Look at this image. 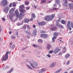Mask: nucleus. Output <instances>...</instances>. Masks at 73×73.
Segmentation results:
<instances>
[{
	"instance_id": "f257e3e1",
	"label": "nucleus",
	"mask_w": 73,
	"mask_h": 73,
	"mask_svg": "<svg viewBox=\"0 0 73 73\" xmlns=\"http://www.w3.org/2000/svg\"><path fill=\"white\" fill-rule=\"evenodd\" d=\"M54 17H55V14H52L50 16L49 15H47L44 17V20L46 21H51L52 19H54Z\"/></svg>"
},
{
	"instance_id": "f03ea898",
	"label": "nucleus",
	"mask_w": 73,
	"mask_h": 73,
	"mask_svg": "<svg viewBox=\"0 0 73 73\" xmlns=\"http://www.w3.org/2000/svg\"><path fill=\"white\" fill-rule=\"evenodd\" d=\"M21 13H20L19 15V13L18 11L16 10L15 12V13L16 15L17 16V18H19L20 20H21L23 19V17L24 16L25 14L21 12Z\"/></svg>"
},
{
	"instance_id": "7ed1b4c3",
	"label": "nucleus",
	"mask_w": 73,
	"mask_h": 73,
	"mask_svg": "<svg viewBox=\"0 0 73 73\" xmlns=\"http://www.w3.org/2000/svg\"><path fill=\"white\" fill-rule=\"evenodd\" d=\"M8 53H9V52L8 51H7L6 52L5 54V56L4 57V56H3L2 58V61H5V60H7V59H8Z\"/></svg>"
},
{
	"instance_id": "20e7f679",
	"label": "nucleus",
	"mask_w": 73,
	"mask_h": 73,
	"mask_svg": "<svg viewBox=\"0 0 73 73\" xmlns=\"http://www.w3.org/2000/svg\"><path fill=\"white\" fill-rule=\"evenodd\" d=\"M20 12H22L23 13H24V12H25V9H23L24 8V5H22L20 6Z\"/></svg>"
},
{
	"instance_id": "39448f33",
	"label": "nucleus",
	"mask_w": 73,
	"mask_h": 73,
	"mask_svg": "<svg viewBox=\"0 0 73 73\" xmlns=\"http://www.w3.org/2000/svg\"><path fill=\"white\" fill-rule=\"evenodd\" d=\"M8 4V1L7 0H3L1 1V4H2L3 6H5Z\"/></svg>"
},
{
	"instance_id": "423d86ee",
	"label": "nucleus",
	"mask_w": 73,
	"mask_h": 73,
	"mask_svg": "<svg viewBox=\"0 0 73 73\" xmlns=\"http://www.w3.org/2000/svg\"><path fill=\"white\" fill-rule=\"evenodd\" d=\"M70 23V21H68L67 23V28L68 29H69V31H71L72 30Z\"/></svg>"
},
{
	"instance_id": "0eeeda50",
	"label": "nucleus",
	"mask_w": 73,
	"mask_h": 73,
	"mask_svg": "<svg viewBox=\"0 0 73 73\" xmlns=\"http://www.w3.org/2000/svg\"><path fill=\"white\" fill-rule=\"evenodd\" d=\"M60 49L58 48H56L54 50V54H56V53H57L58 52H60Z\"/></svg>"
},
{
	"instance_id": "6e6552de",
	"label": "nucleus",
	"mask_w": 73,
	"mask_h": 73,
	"mask_svg": "<svg viewBox=\"0 0 73 73\" xmlns=\"http://www.w3.org/2000/svg\"><path fill=\"white\" fill-rule=\"evenodd\" d=\"M40 37L42 38H46L48 37V35L46 34H41L40 36Z\"/></svg>"
},
{
	"instance_id": "1a4fd4ad",
	"label": "nucleus",
	"mask_w": 73,
	"mask_h": 73,
	"mask_svg": "<svg viewBox=\"0 0 73 73\" xmlns=\"http://www.w3.org/2000/svg\"><path fill=\"white\" fill-rule=\"evenodd\" d=\"M69 8L70 9H73V4L70 3L69 4Z\"/></svg>"
},
{
	"instance_id": "9d476101",
	"label": "nucleus",
	"mask_w": 73,
	"mask_h": 73,
	"mask_svg": "<svg viewBox=\"0 0 73 73\" xmlns=\"http://www.w3.org/2000/svg\"><path fill=\"white\" fill-rule=\"evenodd\" d=\"M64 3H63L64 5H65L66 7H67L68 6V1H67V0H64Z\"/></svg>"
},
{
	"instance_id": "9b49d317",
	"label": "nucleus",
	"mask_w": 73,
	"mask_h": 73,
	"mask_svg": "<svg viewBox=\"0 0 73 73\" xmlns=\"http://www.w3.org/2000/svg\"><path fill=\"white\" fill-rule=\"evenodd\" d=\"M33 36H35L37 35V31L36 30H34L33 31Z\"/></svg>"
},
{
	"instance_id": "f8f14e48",
	"label": "nucleus",
	"mask_w": 73,
	"mask_h": 73,
	"mask_svg": "<svg viewBox=\"0 0 73 73\" xmlns=\"http://www.w3.org/2000/svg\"><path fill=\"white\" fill-rule=\"evenodd\" d=\"M9 9V7H5V8L4 9V11L5 12H8Z\"/></svg>"
},
{
	"instance_id": "ddd939ff",
	"label": "nucleus",
	"mask_w": 73,
	"mask_h": 73,
	"mask_svg": "<svg viewBox=\"0 0 73 73\" xmlns=\"http://www.w3.org/2000/svg\"><path fill=\"white\" fill-rule=\"evenodd\" d=\"M50 29L51 31H56V30H57V27H53L51 28Z\"/></svg>"
},
{
	"instance_id": "4468645a",
	"label": "nucleus",
	"mask_w": 73,
	"mask_h": 73,
	"mask_svg": "<svg viewBox=\"0 0 73 73\" xmlns=\"http://www.w3.org/2000/svg\"><path fill=\"white\" fill-rule=\"evenodd\" d=\"M29 21V20L27 19H25L24 20V22L26 23H28Z\"/></svg>"
},
{
	"instance_id": "2eb2a0df",
	"label": "nucleus",
	"mask_w": 73,
	"mask_h": 73,
	"mask_svg": "<svg viewBox=\"0 0 73 73\" xmlns=\"http://www.w3.org/2000/svg\"><path fill=\"white\" fill-rule=\"evenodd\" d=\"M53 36H54V37H56V36H58V33L56 32L54 33Z\"/></svg>"
},
{
	"instance_id": "dca6fc26",
	"label": "nucleus",
	"mask_w": 73,
	"mask_h": 73,
	"mask_svg": "<svg viewBox=\"0 0 73 73\" xmlns=\"http://www.w3.org/2000/svg\"><path fill=\"white\" fill-rule=\"evenodd\" d=\"M51 47V45L50 44H48L47 46V48L48 49V50H49Z\"/></svg>"
},
{
	"instance_id": "f3484780",
	"label": "nucleus",
	"mask_w": 73,
	"mask_h": 73,
	"mask_svg": "<svg viewBox=\"0 0 73 73\" xmlns=\"http://www.w3.org/2000/svg\"><path fill=\"white\" fill-rule=\"evenodd\" d=\"M27 27L28 31H30V30H31V27H30L29 25H27Z\"/></svg>"
},
{
	"instance_id": "a211bd4d",
	"label": "nucleus",
	"mask_w": 73,
	"mask_h": 73,
	"mask_svg": "<svg viewBox=\"0 0 73 73\" xmlns=\"http://www.w3.org/2000/svg\"><path fill=\"white\" fill-rule=\"evenodd\" d=\"M62 70V68H60V69L56 71L55 72V73H59L60 72V71H61Z\"/></svg>"
},
{
	"instance_id": "6ab92c4d",
	"label": "nucleus",
	"mask_w": 73,
	"mask_h": 73,
	"mask_svg": "<svg viewBox=\"0 0 73 73\" xmlns=\"http://www.w3.org/2000/svg\"><path fill=\"white\" fill-rule=\"evenodd\" d=\"M33 64L34 65V66H37L38 65V64L37 63L35 62H33Z\"/></svg>"
},
{
	"instance_id": "aec40b11",
	"label": "nucleus",
	"mask_w": 73,
	"mask_h": 73,
	"mask_svg": "<svg viewBox=\"0 0 73 73\" xmlns=\"http://www.w3.org/2000/svg\"><path fill=\"white\" fill-rule=\"evenodd\" d=\"M31 16L33 18H35L36 17V15H35V14L34 13H32L31 14Z\"/></svg>"
},
{
	"instance_id": "412c9836",
	"label": "nucleus",
	"mask_w": 73,
	"mask_h": 73,
	"mask_svg": "<svg viewBox=\"0 0 73 73\" xmlns=\"http://www.w3.org/2000/svg\"><path fill=\"white\" fill-rule=\"evenodd\" d=\"M41 22L42 26H43V25H45V24H46V23H45V22L44 21H42Z\"/></svg>"
},
{
	"instance_id": "4be33fe9",
	"label": "nucleus",
	"mask_w": 73,
	"mask_h": 73,
	"mask_svg": "<svg viewBox=\"0 0 73 73\" xmlns=\"http://www.w3.org/2000/svg\"><path fill=\"white\" fill-rule=\"evenodd\" d=\"M29 63L30 64V65L31 66H32V67H33V68H35V67L33 66V64H32V63L31 61L29 62Z\"/></svg>"
},
{
	"instance_id": "5701e85b",
	"label": "nucleus",
	"mask_w": 73,
	"mask_h": 73,
	"mask_svg": "<svg viewBox=\"0 0 73 73\" xmlns=\"http://www.w3.org/2000/svg\"><path fill=\"white\" fill-rule=\"evenodd\" d=\"M38 42L39 43H42V40L39 39L38 40Z\"/></svg>"
},
{
	"instance_id": "b1692460",
	"label": "nucleus",
	"mask_w": 73,
	"mask_h": 73,
	"mask_svg": "<svg viewBox=\"0 0 73 73\" xmlns=\"http://www.w3.org/2000/svg\"><path fill=\"white\" fill-rule=\"evenodd\" d=\"M25 4L26 5H28L29 4V2L28 1H26L25 3Z\"/></svg>"
},
{
	"instance_id": "393cba45",
	"label": "nucleus",
	"mask_w": 73,
	"mask_h": 73,
	"mask_svg": "<svg viewBox=\"0 0 73 73\" xmlns=\"http://www.w3.org/2000/svg\"><path fill=\"white\" fill-rule=\"evenodd\" d=\"M46 0H43L42 1H41V4H43V3H45L46 2Z\"/></svg>"
},
{
	"instance_id": "a878e982",
	"label": "nucleus",
	"mask_w": 73,
	"mask_h": 73,
	"mask_svg": "<svg viewBox=\"0 0 73 73\" xmlns=\"http://www.w3.org/2000/svg\"><path fill=\"white\" fill-rule=\"evenodd\" d=\"M25 33L27 34H28V35H31V33L29 32H28V31L27 30L26 31H25Z\"/></svg>"
},
{
	"instance_id": "bb28decb",
	"label": "nucleus",
	"mask_w": 73,
	"mask_h": 73,
	"mask_svg": "<svg viewBox=\"0 0 73 73\" xmlns=\"http://www.w3.org/2000/svg\"><path fill=\"white\" fill-rule=\"evenodd\" d=\"M61 23L63 24H65V21L64 20H62Z\"/></svg>"
},
{
	"instance_id": "cd10ccee",
	"label": "nucleus",
	"mask_w": 73,
	"mask_h": 73,
	"mask_svg": "<svg viewBox=\"0 0 73 73\" xmlns=\"http://www.w3.org/2000/svg\"><path fill=\"white\" fill-rule=\"evenodd\" d=\"M54 65V63H52L50 65V67H52Z\"/></svg>"
},
{
	"instance_id": "c85d7f7f",
	"label": "nucleus",
	"mask_w": 73,
	"mask_h": 73,
	"mask_svg": "<svg viewBox=\"0 0 73 73\" xmlns=\"http://www.w3.org/2000/svg\"><path fill=\"white\" fill-rule=\"evenodd\" d=\"M69 57V54H67L65 56V58H68Z\"/></svg>"
},
{
	"instance_id": "c756f323",
	"label": "nucleus",
	"mask_w": 73,
	"mask_h": 73,
	"mask_svg": "<svg viewBox=\"0 0 73 73\" xmlns=\"http://www.w3.org/2000/svg\"><path fill=\"white\" fill-rule=\"evenodd\" d=\"M27 25H25L23 26L22 27L23 28H24V29H26V28H27Z\"/></svg>"
},
{
	"instance_id": "7c9ffc66",
	"label": "nucleus",
	"mask_w": 73,
	"mask_h": 73,
	"mask_svg": "<svg viewBox=\"0 0 73 73\" xmlns=\"http://www.w3.org/2000/svg\"><path fill=\"white\" fill-rule=\"evenodd\" d=\"M56 38H57L55 36H54L52 38V41H54V42L55 39H56Z\"/></svg>"
},
{
	"instance_id": "2f4dec72",
	"label": "nucleus",
	"mask_w": 73,
	"mask_h": 73,
	"mask_svg": "<svg viewBox=\"0 0 73 73\" xmlns=\"http://www.w3.org/2000/svg\"><path fill=\"white\" fill-rule=\"evenodd\" d=\"M27 67L30 69H32V67H31L30 66H29L28 65H27Z\"/></svg>"
},
{
	"instance_id": "473e14b6",
	"label": "nucleus",
	"mask_w": 73,
	"mask_h": 73,
	"mask_svg": "<svg viewBox=\"0 0 73 73\" xmlns=\"http://www.w3.org/2000/svg\"><path fill=\"white\" fill-rule=\"evenodd\" d=\"M16 5L15 3L14 2L13 3L12 6L13 7H16Z\"/></svg>"
},
{
	"instance_id": "72a5a7b5",
	"label": "nucleus",
	"mask_w": 73,
	"mask_h": 73,
	"mask_svg": "<svg viewBox=\"0 0 73 73\" xmlns=\"http://www.w3.org/2000/svg\"><path fill=\"white\" fill-rule=\"evenodd\" d=\"M53 50H50L49 52H48L49 54H52V53H53Z\"/></svg>"
},
{
	"instance_id": "f704fd0d",
	"label": "nucleus",
	"mask_w": 73,
	"mask_h": 73,
	"mask_svg": "<svg viewBox=\"0 0 73 73\" xmlns=\"http://www.w3.org/2000/svg\"><path fill=\"white\" fill-rule=\"evenodd\" d=\"M26 10H29V9H30V7L29 6H27V7H26Z\"/></svg>"
},
{
	"instance_id": "c9c22d12",
	"label": "nucleus",
	"mask_w": 73,
	"mask_h": 73,
	"mask_svg": "<svg viewBox=\"0 0 73 73\" xmlns=\"http://www.w3.org/2000/svg\"><path fill=\"white\" fill-rule=\"evenodd\" d=\"M63 50H65L64 51H63V53H65V52H66V47H64L63 48Z\"/></svg>"
},
{
	"instance_id": "e433bc0d",
	"label": "nucleus",
	"mask_w": 73,
	"mask_h": 73,
	"mask_svg": "<svg viewBox=\"0 0 73 73\" xmlns=\"http://www.w3.org/2000/svg\"><path fill=\"white\" fill-rule=\"evenodd\" d=\"M46 33V32L44 30H43L41 31V33Z\"/></svg>"
},
{
	"instance_id": "4c0bfd02",
	"label": "nucleus",
	"mask_w": 73,
	"mask_h": 73,
	"mask_svg": "<svg viewBox=\"0 0 73 73\" xmlns=\"http://www.w3.org/2000/svg\"><path fill=\"white\" fill-rule=\"evenodd\" d=\"M33 46L34 47V48H36V47H37V45L34 44L33 45Z\"/></svg>"
},
{
	"instance_id": "58836bf2",
	"label": "nucleus",
	"mask_w": 73,
	"mask_h": 73,
	"mask_svg": "<svg viewBox=\"0 0 73 73\" xmlns=\"http://www.w3.org/2000/svg\"><path fill=\"white\" fill-rule=\"evenodd\" d=\"M41 70L42 72H45V69L42 68L41 69Z\"/></svg>"
},
{
	"instance_id": "ea45409f",
	"label": "nucleus",
	"mask_w": 73,
	"mask_h": 73,
	"mask_svg": "<svg viewBox=\"0 0 73 73\" xmlns=\"http://www.w3.org/2000/svg\"><path fill=\"white\" fill-rule=\"evenodd\" d=\"M11 38H13V39H15V36H11Z\"/></svg>"
},
{
	"instance_id": "a19ab883",
	"label": "nucleus",
	"mask_w": 73,
	"mask_h": 73,
	"mask_svg": "<svg viewBox=\"0 0 73 73\" xmlns=\"http://www.w3.org/2000/svg\"><path fill=\"white\" fill-rule=\"evenodd\" d=\"M13 71V69L11 68L10 70L9 71V73H11V72H12Z\"/></svg>"
},
{
	"instance_id": "79ce46f5",
	"label": "nucleus",
	"mask_w": 73,
	"mask_h": 73,
	"mask_svg": "<svg viewBox=\"0 0 73 73\" xmlns=\"http://www.w3.org/2000/svg\"><path fill=\"white\" fill-rule=\"evenodd\" d=\"M38 24L39 25H41L42 26L41 22H38Z\"/></svg>"
},
{
	"instance_id": "37998d69",
	"label": "nucleus",
	"mask_w": 73,
	"mask_h": 73,
	"mask_svg": "<svg viewBox=\"0 0 73 73\" xmlns=\"http://www.w3.org/2000/svg\"><path fill=\"white\" fill-rule=\"evenodd\" d=\"M34 8H35V9H37V8H38V7H37V6L36 5H35L34 6Z\"/></svg>"
},
{
	"instance_id": "c03bdc74",
	"label": "nucleus",
	"mask_w": 73,
	"mask_h": 73,
	"mask_svg": "<svg viewBox=\"0 0 73 73\" xmlns=\"http://www.w3.org/2000/svg\"><path fill=\"white\" fill-rule=\"evenodd\" d=\"M59 27H60V28H64V27H63L62 25H60Z\"/></svg>"
},
{
	"instance_id": "a18cd8bd",
	"label": "nucleus",
	"mask_w": 73,
	"mask_h": 73,
	"mask_svg": "<svg viewBox=\"0 0 73 73\" xmlns=\"http://www.w3.org/2000/svg\"><path fill=\"white\" fill-rule=\"evenodd\" d=\"M33 28H36V25H33Z\"/></svg>"
},
{
	"instance_id": "49530a36",
	"label": "nucleus",
	"mask_w": 73,
	"mask_h": 73,
	"mask_svg": "<svg viewBox=\"0 0 73 73\" xmlns=\"http://www.w3.org/2000/svg\"><path fill=\"white\" fill-rule=\"evenodd\" d=\"M53 10H57L58 9V8H54L53 9Z\"/></svg>"
},
{
	"instance_id": "de8ad7c7",
	"label": "nucleus",
	"mask_w": 73,
	"mask_h": 73,
	"mask_svg": "<svg viewBox=\"0 0 73 73\" xmlns=\"http://www.w3.org/2000/svg\"><path fill=\"white\" fill-rule=\"evenodd\" d=\"M56 26L58 27H60V24H57L56 25Z\"/></svg>"
},
{
	"instance_id": "09e8293b",
	"label": "nucleus",
	"mask_w": 73,
	"mask_h": 73,
	"mask_svg": "<svg viewBox=\"0 0 73 73\" xmlns=\"http://www.w3.org/2000/svg\"><path fill=\"white\" fill-rule=\"evenodd\" d=\"M71 27L73 28V23L72 22H71Z\"/></svg>"
},
{
	"instance_id": "8fccbe9b",
	"label": "nucleus",
	"mask_w": 73,
	"mask_h": 73,
	"mask_svg": "<svg viewBox=\"0 0 73 73\" xmlns=\"http://www.w3.org/2000/svg\"><path fill=\"white\" fill-rule=\"evenodd\" d=\"M69 63H70V61H68L66 63L67 65H69Z\"/></svg>"
},
{
	"instance_id": "3c124183",
	"label": "nucleus",
	"mask_w": 73,
	"mask_h": 73,
	"mask_svg": "<svg viewBox=\"0 0 73 73\" xmlns=\"http://www.w3.org/2000/svg\"><path fill=\"white\" fill-rule=\"evenodd\" d=\"M12 3H11L10 4L9 6V7H12Z\"/></svg>"
},
{
	"instance_id": "603ef678",
	"label": "nucleus",
	"mask_w": 73,
	"mask_h": 73,
	"mask_svg": "<svg viewBox=\"0 0 73 73\" xmlns=\"http://www.w3.org/2000/svg\"><path fill=\"white\" fill-rule=\"evenodd\" d=\"M2 20H3V21H5V18H2Z\"/></svg>"
},
{
	"instance_id": "864d4df0",
	"label": "nucleus",
	"mask_w": 73,
	"mask_h": 73,
	"mask_svg": "<svg viewBox=\"0 0 73 73\" xmlns=\"http://www.w3.org/2000/svg\"><path fill=\"white\" fill-rule=\"evenodd\" d=\"M62 53L60 52L58 54L59 55H62Z\"/></svg>"
},
{
	"instance_id": "5fc2aeb1",
	"label": "nucleus",
	"mask_w": 73,
	"mask_h": 73,
	"mask_svg": "<svg viewBox=\"0 0 73 73\" xmlns=\"http://www.w3.org/2000/svg\"><path fill=\"white\" fill-rule=\"evenodd\" d=\"M57 7V5L56 4H54V7Z\"/></svg>"
},
{
	"instance_id": "6e6d98bb",
	"label": "nucleus",
	"mask_w": 73,
	"mask_h": 73,
	"mask_svg": "<svg viewBox=\"0 0 73 73\" xmlns=\"http://www.w3.org/2000/svg\"><path fill=\"white\" fill-rule=\"evenodd\" d=\"M47 56H48V57H50V55H49V54H48L47 55Z\"/></svg>"
},
{
	"instance_id": "4d7b16f0",
	"label": "nucleus",
	"mask_w": 73,
	"mask_h": 73,
	"mask_svg": "<svg viewBox=\"0 0 73 73\" xmlns=\"http://www.w3.org/2000/svg\"><path fill=\"white\" fill-rule=\"evenodd\" d=\"M30 20L31 21H33V18H31Z\"/></svg>"
},
{
	"instance_id": "13d9d810",
	"label": "nucleus",
	"mask_w": 73,
	"mask_h": 73,
	"mask_svg": "<svg viewBox=\"0 0 73 73\" xmlns=\"http://www.w3.org/2000/svg\"><path fill=\"white\" fill-rule=\"evenodd\" d=\"M27 38H28L29 39L30 38V36H27Z\"/></svg>"
},
{
	"instance_id": "bf43d9fd",
	"label": "nucleus",
	"mask_w": 73,
	"mask_h": 73,
	"mask_svg": "<svg viewBox=\"0 0 73 73\" xmlns=\"http://www.w3.org/2000/svg\"><path fill=\"white\" fill-rule=\"evenodd\" d=\"M11 33H12V31H10L9 32V34H10V35H11Z\"/></svg>"
},
{
	"instance_id": "052dcab7",
	"label": "nucleus",
	"mask_w": 73,
	"mask_h": 73,
	"mask_svg": "<svg viewBox=\"0 0 73 73\" xmlns=\"http://www.w3.org/2000/svg\"><path fill=\"white\" fill-rule=\"evenodd\" d=\"M58 22H60V20L59 19L57 20Z\"/></svg>"
},
{
	"instance_id": "680f3d73",
	"label": "nucleus",
	"mask_w": 73,
	"mask_h": 73,
	"mask_svg": "<svg viewBox=\"0 0 73 73\" xmlns=\"http://www.w3.org/2000/svg\"><path fill=\"white\" fill-rule=\"evenodd\" d=\"M39 73H43V72L41 71L39 72Z\"/></svg>"
},
{
	"instance_id": "e2e57ef3",
	"label": "nucleus",
	"mask_w": 73,
	"mask_h": 73,
	"mask_svg": "<svg viewBox=\"0 0 73 73\" xmlns=\"http://www.w3.org/2000/svg\"><path fill=\"white\" fill-rule=\"evenodd\" d=\"M60 43H63V41H62L61 40H60Z\"/></svg>"
},
{
	"instance_id": "0e129e2a",
	"label": "nucleus",
	"mask_w": 73,
	"mask_h": 73,
	"mask_svg": "<svg viewBox=\"0 0 73 73\" xmlns=\"http://www.w3.org/2000/svg\"><path fill=\"white\" fill-rule=\"evenodd\" d=\"M2 29L1 28H0V33H1V32Z\"/></svg>"
},
{
	"instance_id": "69168bd1",
	"label": "nucleus",
	"mask_w": 73,
	"mask_h": 73,
	"mask_svg": "<svg viewBox=\"0 0 73 73\" xmlns=\"http://www.w3.org/2000/svg\"><path fill=\"white\" fill-rule=\"evenodd\" d=\"M72 33V31H70L69 33H70V34H71Z\"/></svg>"
},
{
	"instance_id": "338daca9",
	"label": "nucleus",
	"mask_w": 73,
	"mask_h": 73,
	"mask_svg": "<svg viewBox=\"0 0 73 73\" xmlns=\"http://www.w3.org/2000/svg\"><path fill=\"white\" fill-rule=\"evenodd\" d=\"M73 71H71L70 73H73Z\"/></svg>"
},
{
	"instance_id": "774afa93",
	"label": "nucleus",
	"mask_w": 73,
	"mask_h": 73,
	"mask_svg": "<svg viewBox=\"0 0 73 73\" xmlns=\"http://www.w3.org/2000/svg\"><path fill=\"white\" fill-rule=\"evenodd\" d=\"M10 45H12V43H10Z\"/></svg>"
}]
</instances>
